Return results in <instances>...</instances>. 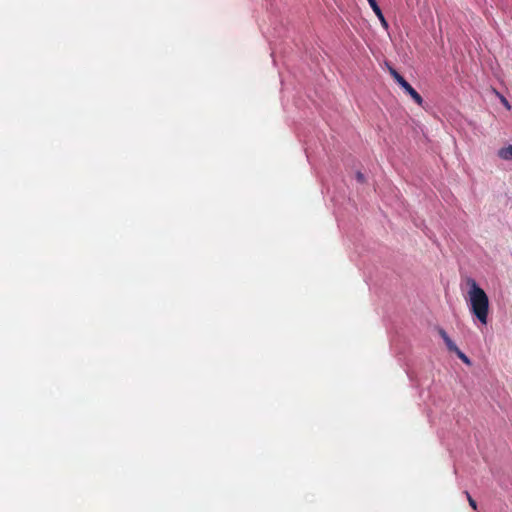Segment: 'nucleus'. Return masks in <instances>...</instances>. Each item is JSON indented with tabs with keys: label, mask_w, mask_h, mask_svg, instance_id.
Instances as JSON below:
<instances>
[{
	"label": "nucleus",
	"mask_w": 512,
	"mask_h": 512,
	"mask_svg": "<svg viewBox=\"0 0 512 512\" xmlns=\"http://www.w3.org/2000/svg\"><path fill=\"white\" fill-rule=\"evenodd\" d=\"M467 284L470 287L468 291L470 312L481 324L486 325L488 322L489 314V298L485 291L478 286L474 279H469Z\"/></svg>",
	"instance_id": "1"
},
{
	"label": "nucleus",
	"mask_w": 512,
	"mask_h": 512,
	"mask_svg": "<svg viewBox=\"0 0 512 512\" xmlns=\"http://www.w3.org/2000/svg\"><path fill=\"white\" fill-rule=\"evenodd\" d=\"M400 87L420 106L423 104L421 95L403 78L397 82Z\"/></svg>",
	"instance_id": "2"
},
{
	"label": "nucleus",
	"mask_w": 512,
	"mask_h": 512,
	"mask_svg": "<svg viewBox=\"0 0 512 512\" xmlns=\"http://www.w3.org/2000/svg\"><path fill=\"white\" fill-rule=\"evenodd\" d=\"M367 1L369 3L370 7L372 8V10L374 11V13L376 14L377 18L379 19L382 27L387 30L389 28V24L386 21V19H385L384 15H383L379 5L377 4L376 0H367Z\"/></svg>",
	"instance_id": "3"
},
{
	"label": "nucleus",
	"mask_w": 512,
	"mask_h": 512,
	"mask_svg": "<svg viewBox=\"0 0 512 512\" xmlns=\"http://www.w3.org/2000/svg\"><path fill=\"white\" fill-rule=\"evenodd\" d=\"M438 333L440 337L443 339L447 349L450 352L456 353V351L459 350V348L456 346V344L452 341V339L448 336V334L443 328H438Z\"/></svg>",
	"instance_id": "4"
},
{
	"label": "nucleus",
	"mask_w": 512,
	"mask_h": 512,
	"mask_svg": "<svg viewBox=\"0 0 512 512\" xmlns=\"http://www.w3.org/2000/svg\"><path fill=\"white\" fill-rule=\"evenodd\" d=\"M497 155L502 160H505V161L512 160V144L500 148L497 152Z\"/></svg>",
	"instance_id": "5"
},
{
	"label": "nucleus",
	"mask_w": 512,
	"mask_h": 512,
	"mask_svg": "<svg viewBox=\"0 0 512 512\" xmlns=\"http://www.w3.org/2000/svg\"><path fill=\"white\" fill-rule=\"evenodd\" d=\"M457 357L467 365H471L470 359L459 349L455 353Z\"/></svg>",
	"instance_id": "6"
},
{
	"label": "nucleus",
	"mask_w": 512,
	"mask_h": 512,
	"mask_svg": "<svg viewBox=\"0 0 512 512\" xmlns=\"http://www.w3.org/2000/svg\"><path fill=\"white\" fill-rule=\"evenodd\" d=\"M467 500H468V503L470 505V507L473 509V510H477V503L476 501L472 498V496L470 495V493L468 491H465L464 492Z\"/></svg>",
	"instance_id": "7"
},
{
	"label": "nucleus",
	"mask_w": 512,
	"mask_h": 512,
	"mask_svg": "<svg viewBox=\"0 0 512 512\" xmlns=\"http://www.w3.org/2000/svg\"><path fill=\"white\" fill-rule=\"evenodd\" d=\"M389 72H390V75L393 77V79L396 81V82H399L401 79H403L404 77L402 75H400L394 68L392 67H389Z\"/></svg>",
	"instance_id": "8"
},
{
	"label": "nucleus",
	"mask_w": 512,
	"mask_h": 512,
	"mask_svg": "<svg viewBox=\"0 0 512 512\" xmlns=\"http://www.w3.org/2000/svg\"><path fill=\"white\" fill-rule=\"evenodd\" d=\"M356 180L359 182V183H365L366 179H365V176L362 172L358 171L356 173Z\"/></svg>",
	"instance_id": "9"
},
{
	"label": "nucleus",
	"mask_w": 512,
	"mask_h": 512,
	"mask_svg": "<svg viewBox=\"0 0 512 512\" xmlns=\"http://www.w3.org/2000/svg\"><path fill=\"white\" fill-rule=\"evenodd\" d=\"M501 102H502V104H503V105H504L508 110H510V109H511V106H510V104H509L508 100H507L505 97H501Z\"/></svg>",
	"instance_id": "10"
}]
</instances>
